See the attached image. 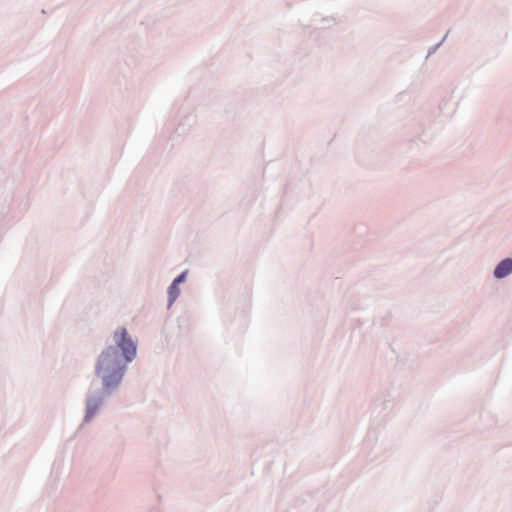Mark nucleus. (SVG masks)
<instances>
[{
	"label": "nucleus",
	"instance_id": "nucleus-1",
	"mask_svg": "<svg viewBox=\"0 0 512 512\" xmlns=\"http://www.w3.org/2000/svg\"><path fill=\"white\" fill-rule=\"evenodd\" d=\"M114 340L122 350L124 359L120 358L116 349L108 348L100 355L96 367V373L101 377L103 387L107 391L119 384L125 365L136 356V346L125 328H120L114 333Z\"/></svg>",
	"mask_w": 512,
	"mask_h": 512
},
{
	"label": "nucleus",
	"instance_id": "nucleus-2",
	"mask_svg": "<svg viewBox=\"0 0 512 512\" xmlns=\"http://www.w3.org/2000/svg\"><path fill=\"white\" fill-rule=\"evenodd\" d=\"M512 272V259L507 258L502 260L494 270V276L496 278H504Z\"/></svg>",
	"mask_w": 512,
	"mask_h": 512
},
{
	"label": "nucleus",
	"instance_id": "nucleus-3",
	"mask_svg": "<svg viewBox=\"0 0 512 512\" xmlns=\"http://www.w3.org/2000/svg\"><path fill=\"white\" fill-rule=\"evenodd\" d=\"M169 305H172L173 302L177 299V297L179 296V289H178V286L176 285V283H172L171 286L169 287Z\"/></svg>",
	"mask_w": 512,
	"mask_h": 512
},
{
	"label": "nucleus",
	"instance_id": "nucleus-4",
	"mask_svg": "<svg viewBox=\"0 0 512 512\" xmlns=\"http://www.w3.org/2000/svg\"><path fill=\"white\" fill-rule=\"evenodd\" d=\"M99 405L100 403L97 400H90L87 404V417H92L96 413Z\"/></svg>",
	"mask_w": 512,
	"mask_h": 512
},
{
	"label": "nucleus",
	"instance_id": "nucleus-5",
	"mask_svg": "<svg viewBox=\"0 0 512 512\" xmlns=\"http://www.w3.org/2000/svg\"><path fill=\"white\" fill-rule=\"evenodd\" d=\"M185 277H186V274L182 273L177 278H175L172 283H176V285L178 286L181 282H183L185 280Z\"/></svg>",
	"mask_w": 512,
	"mask_h": 512
}]
</instances>
